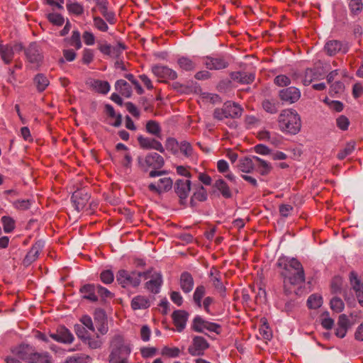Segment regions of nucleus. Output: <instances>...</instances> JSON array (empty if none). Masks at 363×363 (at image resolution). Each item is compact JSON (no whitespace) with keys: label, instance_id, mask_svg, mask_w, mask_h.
<instances>
[{"label":"nucleus","instance_id":"obj_1","mask_svg":"<svg viewBox=\"0 0 363 363\" xmlns=\"http://www.w3.org/2000/svg\"><path fill=\"white\" fill-rule=\"evenodd\" d=\"M277 265L283 269L281 275L286 290L287 284L297 286L305 282L304 269L297 259L281 257L278 259Z\"/></svg>","mask_w":363,"mask_h":363},{"label":"nucleus","instance_id":"obj_2","mask_svg":"<svg viewBox=\"0 0 363 363\" xmlns=\"http://www.w3.org/2000/svg\"><path fill=\"white\" fill-rule=\"evenodd\" d=\"M109 349V363H128L132 345L122 335L116 334L111 337Z\"/></svg>","mask_w":363,"mask_h":363},{"label":"nucleus","instance_id":"obj_3","mask_svg":"<svg viewBox=\"0 0 363 363\" xmlns=\"http://www.w3.org/2000/svg\"><path fill=\"white\" fill-rule=\"evenodd\" d=\"M278 125L281 132L290 135H296L301 128V116L294 109H284L279 115Z\"/></svg>","mask_w":363,"mask_h":363},{"label":"nucleus","instance_id":"obj_4","mask_svg":"<svg viewBox=\"0 0 363 363\" xmlns=\"http://www.w3.org/2000/svg\"><path fill=\"white\" fill-rule=\"evenodd\" d=\"M138 163L140 167L144 170L147 171L149 168H152L150 174V177H160L164 174V171H160L164 164L163 157L156 152L147 154L144 158L139 157Z\"/></svg>","mask_w":363,"mask_h":363},{"label":"nucleus","instance_id":"obj_5","mask_svg":"<svg viewBox=\"0 0 363 363\" xmlns=\"http://www.w3.org/2000/svg\"><path fill=\"white\" fill-rule=\"evenodd\" d=\"M142 275L141 272L136 271L129 272L120 269L116 274V281L123 288L137 287L140 284Z\"/></svg>","mask_w":363,"mask_h":363},{"label":"nucleus","instance_id":"obj_6","mask_svg":"<svg viewBox=\"0 0 363 363\" xmlns=\"http://www.w3.org/2000/svg\"><path fill=\"white\" fill-rule=\"evenodd\" d=\"M12 353L27 363H34L37 352L29 345H20L12 349Z\"/></svg>","mask_w":363,"mask_h":363},{"label":"nucleus","instance_id":"obj_7","mask_svg":"<svg viewBox=\"0 0 363 363\" xmlns=\"http://www.w3.org/2000/svg\"><path fill=\"white\" fill-rule=\"evenodd\" d=\"M192 327L196 332L203 333L206 330L216 334H220L221 328L220 325L207 321L199 315L194 318Z\"/></svg>","mask_w":363,"mask_h":363},{"label":"nucleus","instance_id":"obj_8","mask_svg":"<svg viewBox=\"0 0 363 363\" xmlns=\"http://www.w3.org/2000/svg\"><path fill=\"white\" fill-rule=\"evenodd\" d=\"M152 72L155 77L161 79L162 82L174 80L178 76L177 72L174 69L168 67L167 66L160 65L152 66Z\"/></svg>","mask_w":363,"mask_h":363},{"label":"nucleus","instance_id":"obj_9","mask_svg":"<svg viewBox=\"0 0 363 363\" xmlns=\"http://www.w3.org/2000/svg\"><path fill=\"white\" fill-rule=\"evenodd\" d=\"M50 337L56 342L64 344H71L74 340L73 334L63 325L59 326L55 333H50Z\"/></svg>","mask_w":363,"mask_h":363},{"label":"nucleus","instance_id":"obj_10","mask_svg":"<svg viewBox=\"0 0 363 363\" xmlns=\"http://www.w3.org/2000/svg\"><path fill=\"white\" fill-rule=\"evenodd\" d=\"M94 318L98 332L104 335L108 331V319L105 311L97 308L94 311Z\"/></svg>","mask_w":363,"mask_h":363},{"label":"nucleus","instance_id":"obj_11","mask_svg":"<svg viewBox=\"0 0 363 363\" xmlns=\"http://www.w3.org/2000/svg\"><path fill=\"white\" fill-rule=\"evenodd\" d=\"M145 275L146 278H150V279L145 283V288L152 293H159L162 284V274L157 272H153L152 273L150 272L146 273Z\"/></svg>","mask_w":363,"mask_h":363},{"label":"nucleus","instance_id":"obj_12","mask_svg":"<svg viewBox=\"0 0 363 363\" xmlns=\"http://www.w3.org/2000/svg\"><path fill=\"white\" fill-rule=\"evenodd\" d=\"M280 99L287 104H291L296 102L301 97L300 90L294 86L283 89L279 91Z\"/></svg>","mask_w":363,"mask_h":363},{"label":"nucleus","instance_id":"obj_13","mask_svg":"<svg viewBox=\"0 0 363 363\" xmlns=\"http://www.w3.org/2000/svg\"><path fill=\"white\" fill-rule=\"evenodd\" d=\"M191 190V181L189 179H178L175 183V192L184 203L189 196Z\"/></svg>","mask_w":363,"mask_h":363},{"label":"nucleus","instance_id":"obj_14","mask_svg":"<svg viewBox=\"0 0 363 363\" xmlns=\"http://www.w3.org/2000/svg\"><path fill=\"white\" fill-rule=\"evenodd\" d=\"M172 184V180L169 177H164L160 179L157 183L150 184L148 189L152 192L160 194L170 190Z\"/></svg>","mask_w":363,"mask_h":363},{"label":"nucleus","instance_id":"obj_15","mask_svg":"<svg viewBox=\"0 0 363 363\" xmlns=\"http://www.w3.org/2000/svg\"><path fill=\"white\" fill-rule=\"evenodd\" d=\"M25 55L27 60L33 64L38 65L43 60V55L38 45L33 43L25 50Z\"/></svg>","mask_w":363,"mask_h":363},{"label":"nucleus","instance_id":"obj_16","mask_svg":"<svg viewBox=\"0 0 363 363\" xmlns=\"http://www.w3.org/2000/svg\"><path fill=\"white\" fill-rule=\"evenodd\" d=\"M208 347V343L205 338L196 336L193 340V344L188 349L189 352L193 356L201 355L203 351Z\"/></svg>","mask_w":363,"mask_h":363},{"label":"nucleus","instance_id":"obj_17","mask_svg":"<svg viewBox=\"0 0 363 363\" xmlns=\"http://www.w3.org/2000/svg\"><path fill=\"white\" fill-rule=\"evenodd\" d=\"M138 141L140 146L143 149H152L157 150L161 153L164 152V148L162 143L154 138L140 135L138 138Z\"/></svg>","mask_w":363,"mask_h":363},{"label":"nucleus","instance_id":"obj_18","mask_svg":"<svg viewBox=\"0 0 363 363\" xmlns=\"http://www.w3.org/2000/svg\"><path fill=\"white\" fill-rule=\"evenodd\" d=\"M210 281L215 289L222 296H225V287L221 281L220 272L212 267L209 272Z\"/></svg>","mask_w":363,"mask_h":363},{"label":"nucleus","instance_id":"obj_19","mask_svg":"<svg viewBox=\"0 0 363 363\" xmlns=\"http://www.w3.org/2000/svg\"><path fill=\"white\" fill-rule=\"evenodd\" d=\"M324 50L328 55L333 56L339 52L346 53L348 51V48L347 45H343L340 41L331 40L325 43Z\"/></svg>","mask_w":363,"mask_h":363},{"label":"nucleus","instance_id":"obj_20","mask_svg":"<svg viewBox=\"0 0 363 363\" xmlns=\"http://www.w3.org/2000/svg\"><path fill=\"white\" fill-rule=\"evenodd\" d=\"M204 63L209 69H221L228 66V62L223 57H206Z\"/></svg>","mask_w":363,"mask_h":363},{"label":"nucleus","instance_id":"obj_21","mask_svg":"<svg viewBox=\"0 0 363 363\" xmlns=\"http://www.w3.org/2000/svg\"><path fill=\"white\" fill-rule=\"evenodd\" d=\"M189 314L185 311L177 310L173 312L172 317L178 332H182L186 327Z\"/></svg>","mask_w":363,"mask_h":363},{"label":"nucleus","instance_id":"obj_22","mask_svg":"<svg viewBox=\"0 0 363 363\" xmlns=\"http://www.w3.org/2000/svg\"><path fill=\"white\" fill-rule=\"evenodd\" d=\"M350 279L352 289L355 291L358 302L363 307V284L354 272L350 273Z\"/></svg>","mask_w":363,"mask_h":363},{"label":"nucleus","instance_id":"obj_23","mask_svg":"<svg viewBox=\"0 0 363 363\" xmlns=\"http://www.w3.org/2000/svg\"><path fill=\"white\" fill-rule=\"evenodd\" d=\"M130 306L133 310H145L150 306L149 297L143 295H138L131 300Z\"/></svg>","mask_w":363,"mask_h":363},{"label":"nucleus","instance_id":"obj_24","mask_svg":"<svg viewBox=\"0 0 363 363\" xmlns=\"http://www.w3.org/2000/svg\"><path fill=\"white\" fill-rule=\"evenodd\" d=\"M14 57V48L9 44L0 43V58L6 64H10Z\"/></svg>","mask_w":363,"mask_h":363},{"label":"nucleus","instance_id":"obj_25","mask_svg":"<svg viewBox=\"0 0 363 363\" xmlns=\"http://www.w3.org/2000/svg\"><path fill=\"white\" fill-rule=\"evenodd\" d=\"M43 247L44 243L42 241L36 242L27 253L24 259V262L29 264L34 262L38 257V255Z\"/></svg>","mask_w":363,"mask_h":363},{"label":"nucleus","instance_id":"obj_26","mask_svg":"<svg viewBox=\"0 0 363 363\" xmlns=\"http://www.w3.org/2000/svg\"><path fill=\"white\" fill-rule=\"evenodd\" d=\"M89 199V196L81 191H75L72 196V200L77 211H80L86 206Z\"/></svg>","mask_w":363,"mask_h":363},{"label":"nucleus","instance_id":"obj_27","mask_svg":"<svg viewBox=\"0 0 363 363\" xmlns=\"http://www.w3.org/2000/svg\"><path fill=\"white\" fill-rule=\"evenodd\" d=\"M88 84L93 90L102 94H106L111 88L108 82L99 79H91Z\"/></svg>","mask_w":363,"mask_h":363},{"label":"nucleus","instance_id":"obj_28","mask_svg":"<svg viewBox=\"0 0 363 363\" xmlns=\"http://www.w3.org/2000/svg\"><path fill=\"white\" fill-rule=\"evenodd\" d=\"M194 279L189 272H183L180 277V287L182 290L187 294L189 293L194 287Z\"/></svg>","mask_w":363,"mask_h":363},{"label":"nucleus","instance_id":"obj_29","mask_svg":"<svg viewBox=\"0 0 363 363\" xmlns=\"http://www.w3.org/2000/svg\"><path fill=\"white\" fill-rule=\"evenodd\" d=\"M255 167L254 156L252 157H245L241 158L238 164V168L244 173H250Z\"/></svg>","mask_w":363,"mask_h":363},{"label":"nucleus","instance_id":"obj_30","mask_svg":"<svg viewBox=\"0 0 363 363\" xmlns=\"http://www.w3.org/2000/svg\"><path fill=\"white\" fill-rule=\"evenodd\" d=\"M225 107L227 108L228 116L230 118H236L241 116L242 108L236 103L232 101L225 102Z\"/></svg>","mask_w":363,"mask_h":363},{"label":"nucleus","instance_id":"obj_31","mask_svg":"<svg viewBox=\"0 0 363 363\" xmlns=\"http://www.w3.org/2000/svg\"><path fill=\"white\" fill-rule=\"evenodd\" d=\"M116 89L123 96L129 98L132 94V88L130 85L123 79L116 81L115 84Z\"/></svg>","mask_w":363,"mask_h":363},{"label":"nucleus","instance_id":"obj_32","mask_svg":"<svg viewBox=\"0 0 363 363\" xmlns=\"http://www.w3.org/2000/svg\"><path fill=\"white\" fill-rule=\"evenodd\" d=\"M81 293L83 294V298L90 300L91 301H96L98 298L96 293V286L92 284H86L83 286L80 289Z\"/></svg>","mask_w":363,"mask_h":363},{"label":"nucleus","instance_id":"obj_33","mask_svg":"<svg viewBox=\"0 0 363 363\" xmlns=\"http://www.w3.org/2000/svg\"><path fill=\"white\" fill-rule=\"evenodd\" d=\"M254 160L255 161V166L257 167L258 172L262 175H267L271 172L272 165L269 162L257 156H254Z\"/></svg>","mask_w":363,"mask_h":363},{"label":"nucleus","instance_id":"obj_34","mask_svg":"<svg viewBox=\"0 0 363 363\" xmlns=\"http://www.w3.org/2000/svg\"><path fill=\"white\" fill-rule=\"evenodd\" d=\"M213 186L218 190L224 198H230L232 196V192L228 185V184L222 179H217Z\"/></svg>","mask_w":363,"mask_h":363},{"label":"nucleus","instance_id":"obj_35","mask_svg":"<svg viewBox=\"0 0 363 363\" xmlns=\"http://www.w3.org/2000/svg\"><path fill=\"white\" fill-rule=\"evenodd\" d=\"M232 79L242 84H250L253 82L255 76L252 73L237 72L232 74Z\"/></svg>","mask_w":363,"mask_h":363},{"label":"nucleus","instance_id":"obj_36","mask_svg":"<svg viewBox=\"0 0 363 363\" xmlns=\"http://www.w3.org/2000/svg\"><path fill=\"white\" fill-rule=\"evenodd\" d=\"M66 7L69 13L80 16L84 13V6L74 0H66Z\"/></svg>","mask_w":363,"mask_h":363},{"label":"nucleus","instance_id":"obj_37","mask_svg":"<svg viewBox=\"0 0 363 363\" xmlns=\"http://www.w3.org/2000/svg\"><path fill=\"white\" fill-rule=\"evenodd\" d=\"M145 128H146V131L148 133L153 135L160 139L162 138V134H161L162 129L160 125V123L158 122H157L156 121H153V120L148 121L146 123Z\"/></svg>","mask_w":363,"mask_h":363},{"label":"nucleus","instance_id":"obj_38","mask_svg":"<svg viewBox=\"0 0 363 363\" xmlns=\"http://www.w3.org/2000/svg\"><path fill=\"white\" fill-rule=\"evenodd\" d=\"M206 294V287L203 285L198 286L193 294V301L199 308H202V298Z\"/></svg>","mask_w":363,"mask_h":363},{"label":"nucleus","instance_id":"obj_39","mask_svg":"<svg viewBox=\"0 0 363 363\" xmlns=\"http://www.w3.org/2000/svg\"><path fill=\"white\" fill-rule=\"evenodd\" d=\"M177 64L181 69L185 71H191L196 67V63L191 59L186 57L178 58Z\"/></svg>","mask_w":363,"mask_h":363},{"label":"nucleus","instance_id":"obj_40","mask_svg":"<svg viewBox=\"0 0 363 363\" xmlns=\"http://www.w3.org/2000/svg\"><path fill=\"white\" fill-rule=\"evenodd\" d=\"M34 82L39 91H43L50 83L48 79L43 74H37L34 78Z\"/></svg>","mask_w":363,"mask_h":363},{"label":"nucleus","instance_id":"obj_41","mask_svg":"<svg viewBox=\"0 0 363 363\" xmlns=\"http://www.w3.org/2000/svg\"><path fill=\"white\" fill-rule=\"evenodd\" d=\"M207 199V191L203 186H200L191 198V205L194 206V201H204Z\"/></svg>","mask_w":363,"mask_h":363},{"label":"nucleus","instance_id":"obj_42","mask_svg":"<svg viewBox=\"0 0 363 363\" xmlns=\"http://www.w3.org/2000/svg\"><path fill=\"white\" fill-rule=\"evenodd\" d=\"M82 342L87 344L91 349L100 348L103 345V341L99 335H96V337L87 336V339H84Z\"/></svg>","mask_w":363,"mask_h":363},{"label":"nucleus","instance_id":"obj_43","mask_svg":"<svg viewBox=\"0 0 363 363\" xmlns=\"http://www.w3.org/2000/svg\"><path fill=\"white\" fill-rule=\"evenodd\" d=\"M355 149V143L354 141L349 142L345 147L337 154V158L340 160L345 159L347 156L351 155Z\"/></svg>","mask_w":363,"mask_h":363},{"label":"nucleus","instance_id":"obj_44","mask_svg":"<svg viewBox=\"0 0 363 363\" xmlns=\"http://www.w3.org/2000/svg\"><path fill=\"white\" fill-rule=\"evenodd\" d=\"M322 297L317 294L311 295L307 301L308 306L310 308L316 309L322 305Z\"/></svg>","mask_w":363,"mask_h":363},{"label":"nucleus","instance_id":"obj_45","mask_svg":"<svg viewBox=\"0 0 363 363\" xmlns=\"http://www.w3.org/2000/svg\"><path fill=\"white\" fill-rule=\"evenodd\" d=\"M106 112V113L111 118H116L115 121L113 123H111V124L115 127H118L121 124V115L116 116L114 108L112 106L107 104L105 106Z\"/></svg>","mask_w":363,"mask_h":363},{"label":"nucleus","instance_id":"obj_46","mask_svg":"<svg viewBox=\"0 0 363 363\" xmlns=\"http://www.w3.org/2000/svg\"><path fill=\"white\" fill-rule=\"evenodd\" d=\"M1 222L5 233H9L13 230L15 228V221L9 216H3L1 218Z\"/></svg>","mask_w":363,"mask_h":363},{"label":"nucleus","instance_id":"obj_47","mask_svg":"<svg viewBox=\"0 0 363 363\" xmlns=\"http://www.w3.org/2000/svg\"><path fill=\"white\" fill-rule=\"evenodd\" d=\"M225 107V103L221 108H216L213 111V118L218 121H223L225 118H229L228 112Z\"/></svg>","mask_w":363,"mask_h":363},{"label":"nucleus","instance_id":"obj_48","mask_svg":"<svg viewBox=\"0 0 363 363\" xmlns=\"http://www.w3.org/2000/svg\"><path fill=\"white\" fill-rule=\"evenodd\" d=\"M345 307V304L341 298L334 297L330 301V308L336 313H340Z\"/></svg>","mask_w":363,"mask_h":363},{"label":"nucleus","instance_id":"obj_49","mask_svg":"<svg viewBox=\"0 0 363 363\" xmlns=\"http://www.w3.org/2000/svg\"><path fill=\"white\" fill-rule=\"evenodd\" d=\"M277 104H278L274 101L266 99L262 102V107L267 112L275 113L278 110Z\"/></svg>","mask_w":363,"mask_h":363},{"label":"nucleus","instance_id":"obj_50","mask_svg":"<svg viewBox=\"0 0 363 363\" xmlns=\"http://www.w3.org/2000/svg\"><path fill=\"white\" fill-rule=\"evenodd\" d=\"M88 330H87L86 328H84L82 325H79V324L74 325V331L76 333V335L82 341L84 339H87V336L90 335Z\"/></svg>","mask_w":363,"mask_h":363},{"label":"nucleus","instance_id":"obj_51","mask_svg":"<svg viewBox=\"0 0 363 363\" xmlns=\"http://www.w3.org/2000/svg\"><path fill=\"white\" fill-rule=\"evenodd\" d=\"M179 147V143L176 139L173 138H168L166 140L165 147L173 154H176L177 152Z\"/></svg>","mask_w":363,"mask_h":363},{"label":"nucleus","instance_id":"obj_52","mask_svg":"<svg viewBox=\"0 0 363 363\" xmlns=\"http://www.w3.org/2000/svg\"><path fill=\"white\" fill-rule=\"evenodd\" d=\"M349 7L352 14L357 15L361 12L363 4L361 0H351Z\"/></svg>","mask_w":363,"mask_h":363},{"label":"nucleus","instance_id":"obj_53","mask_svg":"<svg viewBox=\"0 0 363 363\" xmlns=\"http://www.w3.org/2000/svg\"><path fill=\"white\" fill-rule=\"evenodd\" d=\"M80 322L82 324V325H83L89 331H95V327L94 325L93 320L90 316L87 315H82V318H80Z\"/></svg>","mask_w":363,"mask_h":363},{"label":"nucleus","instance_id":"obj_54","mask_svg":"<svg viewBox=\"0 0 363 363\" xmlns=\"http://www.w3.org/2000/svg\"><path fill=\"white\" fill-rule=\"evenodd\" d=\"M180 151L186 157H189L193 155V148L191 144L186 141H182L179 147Z\"/></svg>","mask_w":363,"mask_h":363},{"label":"nucleus","instance_id":"obj_55","mask_svg":"<svg viewBox=\"0 0 363 363\" xmlns=\"http://www.w3.org/2000/svg\"><path fill=\"white\" fill-rule=\"evenodd\" d=\"M48 19L55 26H62L64 23V18L57 13H51L48 15Z\"/></svg>","mask_w":363,"mask_h":363},{"label":"nucleus","instance_id":"obj_56","mask_svg":"<svg viewBox=\"0 0 363 363\" xmlns=\"http://www.w3.org/2000/svg\"><path fill=\"white\" fill-rule=\"evenodd\" d=\"M34 363H52V357L48 352H37Z\"/></svg>","mask_w":363,"mask_h":363},{"label":"nucleus","instance_id":"obj_57","mask_svg":"<svg viewBox=\"0 0 363 363\" xmlns=\"http://www.w3.org/2000/svg\"><path fill=\"white\" fill-rule=\"evenodd\" d=\"M259 334L265 340H269L272 337V332L265 321H263L259 328Z\"/></svg>","mask_w":363,"mask_h":363},{"label":"nucleus","instance_id":"obj_58","mask_svg":"<svg viewBox=\"0 0 363 363\" xmlns=\"http://www.w3.org/2000/svg\"><path fill=\"white\" fill-rule=\"evenodd\" d=\"M70 45L76 48V49H79L82 47L80 33L78 30H74L72 32L70 38Z\"/></svg>","mask_w":363,"mask_h":363},{"label":"nucleus","instance_id":"obj_59","mask_svg":"<svg viewBox=\"0 0 363 363\" xmlns=\"http://www.w3.org/2000/svg\"><path fill=\"white\" fill-rule=\"evenodd\" d=\"M101 280L103 283L108 284L113 282L114 279V275L112 271L105 270L101 273Z\"/></svg>","mask_w":363,"mask_h":363},{"label":"nucleus","instance_id":"obj_60","mask_svg":"<svg viewBox=\"0 0 363 363\" xmlns=\"http://www.w3.org/2000/svg\"><path fill=\"white\" fill-rule=\"evenodd\" d=\"M94 25L97 29L102 32H106L108 29V26L106 23L99 16L94 18Z\"/></svg>","mask_w":363,"mask_h":363},{"label":"nucleus","instance_id":"obj_61","mask_svg":"<svg viewBox=\"0 0 363 363\" xmlns=\"http://www.w3.org/2000/svg\"><path fill=\"white\" fill-rule=\"evenodd\" d=\"M179 349L177 347H164L162 350V354L169 357H177L179 354Z\"/></svg>","mask_w":363,"mask_h":363},{"label":"nucleus","instance_id":"obj_62","mask_svg":"<svg viewBox=\"0 0 363 363\" xmlns=\"http://www.w3.org/2000/svg\"><path fill=\"white\" fill-rule=\"evenodd\" d=\"M337 126L342 130H346L350 125L349 119L345 116H340L336 119Z\"/></svg>","mask_w":363,"mask_h":363},{"label":"nucleus","instance_id":"obj_63","mask_svg":"<svg viewBox=\"0 0 363 363\" xmlns=\"http://www.w3.org/2000/svg\"><path fill=\"white\" fill-rule=\"evenodd\" d=\"M324 101L332 110L340 112L343 109V104L339 101H330L329 99L326 98Z\"/></svg>","mask_w":363,"mask_h":363},{"label":"nucleus","instance_id":"obj_64","mask_svg":"<svg viewBox=\"0 0 363 363\" xmlns=\"http://www.w3.org/2000/svg\"><path fill=\"white\" fill-rule=\"evenodd\" d=\"M274 83L279 86H285L290 84L291 80L289 77L280 74L275 77Z\"/></svg>","mask_w":363,"mask_h":363}]
</instances>
